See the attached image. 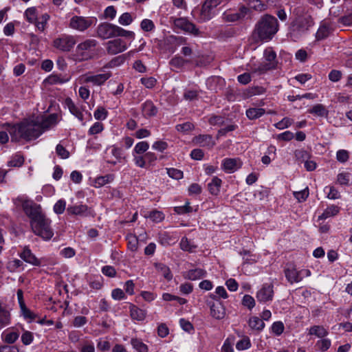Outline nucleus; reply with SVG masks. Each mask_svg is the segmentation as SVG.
I'll return each mask as SVG.
<instances>
[{
  "label": "nucleus",
  "instance_id": "393cba45",
  "mask_svg": "<svg viewBox=\"0 0 352 352\" xmlns=\"http://www.w3.org/2000/svg\"><path fill=\"white\" fill-rule=\"evenodd\" d=\"M10 322V314L6 307L0 304V330Z\"/></svg>",
  "mask_w": 352,
  "mask_h": 352
},
{
  "label": "nucleus",
  "instance_id": "4c0bfd02",
  "mask_svg": "<svg viewBox=\"0 0 352 352\" xmlns=\"http://www.w3.org/2000/svg\"><path fill=\"white\" fill-rule=\"evenodd\" d=\"M25 16L30 23H34L37 20V12L35 8H28L25 12Z\"/></svg>",
  "mask_w": 352,
  "mask_h": 352
},
{
  "label": "nucleus",
  "instance_id": "cd10ccee",
  "mask_svg": "<svg viewBox=\"0 0 352 352\" xmlns=\"http://www.w3.org/2000/svg\"><path fill=\"white\" fill-rule=\"evenodd\" d=\"M6 267L10 272H15L19 270H23L24 269V265L23 261L19 259L15 258L8 262Z\"/></svg>",
  "mask_w": 352,
  "mask_h": 352
},
{
  "label": "nucleus",
  "instance_id": "8fccbe9b",
  "mask_svg": "<svg viewBox=\"0 0 352 352\" xmlns=\"http://www.w3.org/2000/svg\"><path fill=\"white\" fill-rule=\"evenodd\" d=\"M251 346L250 340L248 337H245L243 339L237 342L236 347L238 350L248 349Z\"/></svg>",
  "mask_w": 352,
  "mask_h": 352
},
{
  "label": "nucleus",
  "instance_id": "c756f323",
  "mask_svg": "<svg viewBox=\"0 0 352 352\" xmlns=\"http://www.w3.org/2000/svg\"><path fill=\"white\" fill-rule=\"evenodd\" d=\"M130 314L133 320H143L146 316L144 310L133 305L130 306Z\"/></svg>",
  "mask_w": 352,
  "mask_h": 352
},
{
  "label": "nucleus",
  "instance_id": "72a5a7b5",
  "mask_svg": "<svg viewBox=\"0 0 352 352\" xmlns=\"http://www.w3.org/2000/svg\"><path fill=\"white\" fill-rule=\"evenodd\" d=\"M24 157L21 154H16L12 156L8 162V166L12 167H20L23 164Z\"/></svg>",
  "mask_w": 352,
  "mask_h": 352
},
{
  "label": "nucleus",
  "instance_id": "864d4df0",
  "mask_svg": "<svg viewBox=\"0 0 352 352\" xmlns=\"http://www.w3.org/2000/svg\"><path fill=\"white\" fill-rule=\"evenodd\" d=\"M242 304L249 309H252L255 306V300L250 295L246 294L242 299Z\"/></svg>",
  "mask_w": 352,
  "mask_h": 352
},
{
  "label": "nucleus",
  "instance_id": "9b49d317",
  "mask_svg": "<svg viewBox=\"0 0 352 352\" xmlns=\"http://www.w3.org/2000/svg\"><path fill=\"white\" fill-rule=\"evenodd\" d=\"M106 49L108 54L114 55L125 51L127 49V44L124 40L116 38L108 41Z\"/></svg>",
  "mask_w": 352,
  "mask_h": 352
},
{
  "label": "nucleus",
  "instance_id": "e2e57ef3",
  "mask_svg": "<svg viewBox=\"0 0 352 352\" xmlns=\"http://www.w3.org/2000/svg\"><path fill=\"white\" fill-rule=\"evenodd\" d=\"M272 331L277 336H280L284 331V324L282 322H275L272 326Z\"/></svg>",
  "mask_w": 352,
  "mask_h": 352
},
{
  "label": "nucleus",
  "instance_id": "aec40b11",
  "mask_svg": "<svg viewBox=\"0 0 352 352\" xmlns=\"http://www.w3.org/2000/svg\"><path fill=\"white\" fill-rule=\"evenodd\" d=\"M88 206L85 204L69 206L67 212L71 215L87 216Z\"/></svg>",
  "mask_w": 352,
  "mask_h": 352
},
{
  "label": "nucleus",
  "instance_id": "423d86ee",
  "mask_svg": "<svg viewBox=\"0 0 352 352\" xmlns=\"http://www.w3.org/2000/svg\"><path fill=\"white\" fill-rule=\"evenodd\" d=\"M19 200L21 201L23 209L25 213L31 219V221H36L45 216L42 213L41 208L39 205L34 203L32 201L23 198H19Z\"/></svg>",
  "mask_w": 352,
  "mask_h": 352
},
{
  "label": "nucleus",
  "instance_id": "f8f14e48",
  "mask_svg": "<svg viewBox=\"0 0 352 352\" xmlns=\"http://www.w3.org/2000/svg\"><path fill=\"white\" fill-rule=\"evenodd\" d=\"M116 25L108 23H102L97 28V36L102 39H107L116 36Z\"/></svg>",
  "mask_w": 352,
  "mask_h": 352
},
{
  "label": "nucleus",
  "instance_id": "052dcab7",
  "mask_svg": "<svg viewBox=\"0 0 352 352\" xmlns=\"http://www.w3.org/2000/svg\"><path fill=\"white\" fill-rule=\"evenodd\" d=\"M33 334L32 332L25 331L21 336V341L23 344L29 345L33 341Z\"/></svg>",
  "mask_w": 352,
  "mask_h": 352
},
{
  "label": "nucleus",
  "instance_id": "c03bdc74",
  "mask_svg": "<svg viewBox=\"0 0 352 352\" xmlns=\"http://www.w3.org/2000/svg\"><path fill=\"white\" fill-rule=\"evenodd\" d=\"M21 312L23 316L26 319H30V320H33L36 318V315L31 311L25 305H22L20 307Z\"/></svg>",
  "mask_w": 352,
  "mask_h": 352
},
{
  "label": "nucleus",
  "instance_id": "13d9d810",
  "mask_svg": "<svg viewBox=\"0 0 352 352\" xmlns=\"http://www.w3.org/2000/svg\"><path fill=\"white\" fill-rule=\"evenodd\" d=\"M292 123H293L292 120H291L290 118H289L287 117H285L282 120H280V122L275 124V126H276V128L282 130L285 128H287Z\"/></svg>",
  "mask_w": 352,
  "mask_h": 352
},
{
  "label": "nucleus",
  "instance_id": "6e6552de",
  "mask_svg": "<svg viewBox=\"0 0 352 352\" xmlns=\"http://www.w3.org/2000/svg\"><path fill=\"white\" fill-rule=\"evenodd\" d=\"M264 58L265 61L261 63L258 67L255 69V72L263 74L268 70L276 68L278 63L276 60V54L272 48L268 47L264 51Z\"/></svg>",
  "mask_w": 352,
  "mask_h": 352
},
{
  "label": "nucleus",
  "instance_id": "5fc2aeb1",
  "mask_svg": "<svg viewBox=\"0 0 352 352\" xmlns=\"http://www.w3.org/2000/svg\"><path fill=\"white\" fill-rule=\"evenodd\" d=\"M66 208V202L63 199L58 200L54 206V211L58 214H60L64 212Z\"/></svg>",
  "mask_w": 352,
  "mask_h": 352
},
{
  "label": "nucleus",
  "instance_id": "a19ab883",
  "mask_svg": "<svg viewBox=\"0 0 352 352\" xmlns=\"http://www.w3.org/2000/svg\"><path fill=\"white\" fill-rule=\"evenodd\" d=\"M131 344L138 352H148L147 346L138 339H132Z\"/></svg>",
  "mask_w": 352,
  "mask_h": 352
},
{
  "label": "nucleus",
  "instance_id": "39448f33",
  "mask_svg": "<svg viewBox=\"0 0 352 352\" xmlns=\"http://www.w3.org/2000/svg\"><path fill=\"white\" fill-rule=\"evenodd\" d=\"M98 42L95 39L89 38L79 43L76 49L77 55L80 60H86L94 57V49Z\"/></svg>",
  "mask_w": 352,
  "mask_h": 352
},
{
  "label": "nucleus",
  "instance_id": "bf43d9fd",
  "mask_svg": "<svg viewBox=\"0 0 352 352\" xmlns=\"http://www.w3.org/2000/svg\"><path fill=\"white\" fill-rule=\"evenodd\" d=\"M193 128H194V125L191 122H185L183 124H177L176 126V129L178 131L183 132V133L190 131L192 130Z\"/></svg>",
  "mask_w": 352,
  "mask_h": 352
},
{
  "label": "nucleus",
  "instance_id": "412c9836",
  "mask_svg": "<svg viewBox=\"0 0 352 352\" xmlns=\"http://www.w3.org/2000/svg\"><path fill=\"white\" fill-rule=\"evenodd\" d=\"M65 104L68 108L69 112L76 117L79 120L83 121V114L80 107L74 104L70 98H67L65 100Z\"/></svg>",
  "mask_w": 352,
  "mask_h": 352
},
{
  "label": "nucleus",
  "instance_id": "680f3d73",
  "mask_svg": "<svg viewBox=\"0 0 352 352\" xmlns=\"http://www.w3.org/2000/svg\"><path fill=\"white\" fill-rule=\"evenodd\" d=\"M96 120H104L107 116V111L103 107H98L94 113Z\"/></svg>",
  "mask_w": 352,
  "mask_h": 352
},
{
  "label": "nucleus",
  "instance_id": "79ce46f5",
  "mask_svg": "<svg viewBox=\"0 0 352 352\" xmlns=\"http://www.w3.org/2000/svg\"><path fill=\"white\" fill-rule=\"evenodd\" d=\"M187 63H189V60L179 56H175L170 60V64L176 68H182Z\"/></svg>",
  "mask_w": 352,
  "mask_h": 352
},
{
  "label": "nucleus",
  "instance_id": "2f4dec72",
  "mask_svg": "<svg viewBox=\"0 0 352 352\" xmlns=\"http://www.w3.org/2000/svg\"><path fill=\"white\" fill-rule=\"evenodd\" d=\"M265 113V110L262 108H250L246 111V116L250 120H254L260 118Z\"/></svg>",
  "mask_w": 352,
  "mask_h": 352
},
{
  "label": "nucleus",
  "instance_id": "bb28decb",
  "mask_svg": "<svg viewBox=\"0 0 352 352\" xmlns=\"http://www.w3.org/2000/svg\"><path fill=\"white\" fill-rule=\"evenodd\" d=\"M221 179L217 177L212 178L211 182L208 184V190L212 195H217L220 191Z\"/></svg>",
  "mask_w": 352,
  "mask_h": 352
},
{
  "label": "nucleus",
  "instance_id": "9d476101",
  "mask_svg": "<svg viewBox=\"0 0 352 352\" xmlns=\"http://www.w3.org/2000/svg\"><path fill=\"white\" fill-rule=\"evenodd\" d=\"M111 73L110 72H104L99 74H92L91 72H88L85 74L82 75L80 77V80L84 83H92L94 86L102 85L110 77Z\"/></svg>",
  "mask_w": 352,
  "mask_h": 352
},
{
  "label": "nucleus",
  "instance_id": "6e6d98bb",
  "mask_svg": "<svg viewBox=\"0 0 352 352\" xmlns=\"http://www.w3.org/2000/svg\"><path fill=\"white\" fill-rule=\"evenodd\" d=\"M167 173L173 179H180L183 177V172L176 168H167Z\"/></svg>",
  "mask_w": 352,
  "mask_h": 352
},
{
  "label": "nucleus",
  "instance_id": "0e129e2a",
  "mask_svg": "<svg viewBox=\"0 0 352 352\" xmlns=\"http://www.w3.org/2000/svg\"><path fill=\"white\" fill-rule=\"evenodd\" d=\"M294 155L296 160L301 162H305V161L307 160L308 158L307 152L303 149L296 150L294 153Z\"/></svg>",
  "mask_w": 352,
  "mask_h": 352
},
{
  "label": "nucleus",
  "instance_id": "37998d69",
  "mask_svg": "<svg viewBox=\"0 0 352 352\" xmlns=\"http://www.w3.org/2000/svg\"><path fill=\"white\" fill-rule=\"evenodd\" d=\"M116 36H123L126 38H133L135 34L132 31L125 30L123 28L116 25Z\"/></svg>",
  "mask_w": 352,
  "mask_h": 352
},
{
  "label": "nucleus",
  "instance_id": "f3484780",
  "mask_svg": "<svg viewBox=\"0 0 352 352\" xmlns=\"http://www.w3.org/2000/svg\"><path fill=\"white\" fill-rule=\"evenodd\" d=\"M333 31L331 23L327 21H322L316 32V38L317 40H322L328 37Z\"/></svg>",
  "mask_w": 352,
  "mask_h": 352
},
{
  "label": "nucleus",
  "instance_id": "49530a36",
  "mask_svg": "<svg viewBox=\"0 0 352 352\" xmlns=\"http://www.w3.org/2000/svg\"><path fill=\"white\" fill-rule=\"evenodd\" d=\"M351 174L349 173H341L338 175L337 180L340 185H349Z\"/></svg>",
  "mask_w": 352,
  "mask_h": 352
},
{
  "label": "nucleus",
  "instance_id": "b1692460",
  "mask_svg": "<svg viewBox=\"0 0 352 352\" xmlns=\"http://www.w3.org/2000/svg\"><path fill=\"white\" fill-rule=\"evenodd\" d=\"M248 325L252 330L261 332L265 327V323L257 316H252L249 318Z\"/></svg>",
  "mask_w": 352,
  "mask_h": 352
},
{
  "label": "nucleus",
  "instance_id": "4d7b16f0",
  "mask_svg": "<svg viewBox=\"0 0 352 352\" xmlns=\"http://www.w3.org/2000/svg\"><path fill=\"white\" fill-rule=\"evenodd\" d=\"M174 210L179 214H183L191 212L192 208L190 206V203L187 201L184 206L175 207Z\"/></svg>",
  "mask_w": 352,
  "mask_h": 352
},
{
  "label": "nucleus",
  "instance_id": "a878e982",
  "mask_svg": "<svg viewBox=\"0 0 352 352\" xmlns=\"http://www.w3.org/2000/svg\"><path fill=\"white\" fill-rule=\"evenodd\" d=\"M308 112L320 117L327 116L329 113L328 110H327L325 107L322 104L314 105L311 109L308 110Z\"/></svg>",
  "mask_w": 352,
  "mask_h": 352
},
{
  "label": "nucleus",
  "instance_id": "3c124183",
  "mask_svg": "<svg viewBox=\"0 0 352 352\" xmlns=\"http://www.w3.org/2000/svg\"><path fill=\"white\" fill-rule=\"evenodd\" d=\"M133 21V18L130 13L125 12L123 13L118 19V22L120 25H130Z\"/></svg>",
  "mask_w": 352,
  "mask_h": 352
},
{
  "label": "nucleus",
  "instance_id": "4be33fe9",
  "mask_svg": "<svg viewBox=\"0 0 352 352\" xmlns=\"http://www.w3.org/2000/svg\"><path fill=\"white\" fill-rule=\"evenodd\" d=\"M206 272L201 268L190 270L184 273L183 276L186 279L195 280L206 276Z\"/></svg>",
  "mask_w": 352,
  "mask_h": 352
},
{
  "label": "nucleus",
  "instance_id": "ddd939ff",
  "mask_svg": "<svg viewBox=\"0 0 352 352\" xmlns=\"http://www.w3.org/2000/svg\"><path fill=\"white\" fill-rule=\"evenodd\" d=\"M174 24L176 28L188 32L194 36H198L200 34L199 29L195 26V25L186 19H177L175 20Z\"/></svg>",
  "mask_w": 352,
  "mask_h": 352
},
{
  "label": "nucleus",
  "instance_id": "e433bc0d",
  "mask_svg": "<svg viewBox=\"0 0 352 352\" xmlns=\"http://www.w3.org/2000/svg\"><path fill=\"white\" fill-rule=\"evenodd\" d=\"M247 5L249 8L258 11H262L265 8V5L260 0H247Z\"/></svg>",
  "mask_w": 352,
  "mask_h": 352
},
{
  "label": "nucleus",
  "instance_id": "473e14b6",
  "mask_svg": "<svg viewBox=\"0 0 352 352\" xmlns=\"http://www.w3.org/2000/svg\"><path fill=\"white\" fill-rule=\"evenodd\" d=\"M340 208L337 206H331L328 207L324 212L320 216V219H327L329 217L336 215L339 212Z\"/></svg>",
  "mask_w": 352,
  "mask_h": 352
},
{
  "label": "nucleus",
  "instance_id": "7c9ffc66",
  "mask_svg": "<svg viewBox=\"0 0 352 352\" xmlns=\"http://www.w3.org/2000/svg\"><path fill=\"white\" fill-rule=\"evenodd\" d=\"M328 333V331L323 326L314 325L309 329V334L314 335L318 338H324Z\"/></svg>",
  "mask_w": 352,
  "mask_h": 352
},
{
  "label": "nucleus",
  "instance_id": "6ab92c4d",
  "mask_svg": "<svg viewBox=\"0 0 352 352\" xmlns=\"http://www.w3.org/2000/svg\"><path fill=\"white\" fill-rule=\"evenodd\" d=\"M210 314L214 318L221 320L225 317L226 310L221 302L217 300L216 302L210 304Z\"/></svg>",
  "mask_w": 352,
  "mask_h": 352
},
{
  "label": "nucleus",
  "instance_id": "2eb2a0df",
  "mask_svg": "<svg viewBox=\"0 0 352 352\" xmlns=\"http://www.w3.org/2000/svg\"><path fill=\"white\" fill-rule=\"evenodd\" d=\"M274 296L273 285L265 283L256 293V298L259 302H265L272 300Z\"/></svg>",
  "mask_w": 352,
  "mask_h": 352
},
{
  "label": "nucleus",
  "instance_id": "f257e3e1",
  "mask_svg": "<svg viewBox=\"0 0 352 352\" xmlns=\"http://www.w3.org/2000/svg\"><path fill=\"white\" fill-rule=\"evenodd\" d=\"M57 116L52 114L41 123L34 120H25L20 124L9 125L7 130L12 142H18L21 139L30 141L38 138L44 131L50 129L56 122Z\"/></svg>",
  "mask_w": 352,
  "mask_h": 352
},
{
  "label": "nucleus",
  "instance_id": "c85d7f7f",
  "mask_svg": "<svg viewBox=\"0 0 352 352\" xmlns=\"http://www.w3.org/2000/svg\"><path fill=\"white\" fill-rule=\"evenodd\" d=\"M155 267L157 272L161 273L167 280H170L173 278V274L167 265L163 263H155Z\"/></svg>",
  "mask_w": 352,
  "mask_h": 352
},
{
  "label": "nucleus",
  "instance_id": "7ed1b4c3",
  "mask_svg": "<svg viewBox=\"0 0 352 352\" xmlns=\"http://www.w3.org/2000/svg\"><path fill=\"white\" fill-rule=\"evenodd\" d=\"M313 25L314 20L311 15L297 16L291 23L289 34L294 40H296L305 34Z\"/></svg>",
  "mask_w": 352,
  "mask_h": 352
},
{
  "label": "nucleus",
  "instance_id": "de8ad7c7",
  "mask_svg": "<svg viewBox=\"0 0 352 352\" xmlns=\"http://www.w3.org/2000/svg\"><path fill=\"white\" fill-rule=\"evenodd\" d=\"M309 194V189L307 187L302 190L294 192V196L299 202L305 201L308 197Z\"/></svg>",
  "mask_w": 352,
  "mask_h": 352
},
{
  "label": "nucleus",
  "instance_id": "0eeeda50",
  "mask_svg": "<svg viewBox=\"0 0 352 352\" xmlns=\"http://www.w3.org/2000/svg\"><path fill=\"white\" fill-rule=\"evenodd\" d=\"M94 19L91 17L74 15L68 22V27L74 30L85 32L93 25Z\"/></svg>",
  "mask_w": 352,
  "mask_h": 352
},
{
  "label": "nucleus",
  "instance_id": "09e8293b",
  "mask_svg": "<svg viewBox=\"0 0 352 352\" xmlns=\"http://www.w3.org/2000/svg\"><path fill=\"white\" fill-rule=\"evenodd\" d=\"M147 217L150 218L153 221L158 223L164 219V215L160 211L153 210L149 213Z\"/></svg>",
  "mask_w": 352,
  "mask_h": 352
},
{
  "label": "nucleus",
  "instance_id": "a18cd8bd",
  "mask_svg": "<svg viewBox=\"0 0 352 352\" xmlns=\"http://www.w3.org/2000/svg\"><path fill=\"white\" fill-rule=\"evenodd\" d=\"M149 148V144L147 142H140L138 143L134 148V153L136 154H142L145 153Z\"/></svg>",
  "mask_w": 352,
  "mask_h": 352
},
{
  "label": "nucleus",
  "instance_id": "1a4fd4ad",
  "mask_svg": "<svg viewBox=\"0 0 352 352\" xmlns=\"http://www.w3.org/2000/svg\"><path fill=\"white\" fill-rule=\"evenodd\" d=\"M76 43L74 36L63 34L53 41V46L63 52H70Z\"/></svg>",
  "mask_w": 352,
  "mask_h": 352
},
{
  "label": "nucleus",
  "instance_id": "58836bf2",
  "mask_svg": "<svg viewBox=\"0 0 352 352\" xmlns=\"http://www.w3.org/2000/svg\"><path fill=\"white\" fill-rule=\"evenodd\" d=\"M50 19V16L47 14H43L41 17L38 19L37 18V20L35 23L36 27L41 31H43L45 28V25L47 22V21Z\"/></svg>",
  "mask_w": 352,
  "mask_h": 352
},
{
  "label": "nucleus",
  "instance_id": "f03ea898",
  "mask_svg": "<svg viewBox=\"0 0 352 352\" xmlns=\"http://www.w3.org/2000/svg\"><path fill=\"white\" fill-rule=\"evenodd\" d=\"M278 30L277 19L274 16L266 14L257 23L254 32L261 41H270Z\"/></svg>",
  "mask_w": 352,
  "mask_h": 352
},
{
  "label": "nucleus",
  "instance_id": "5701e85b",
  "mask_svg": "<svg viewBox=\"0 0 352 352\" xmlns=\"http://www.w3.org/2000/svg\"><path fill=\"white\" fill-rule=\"evenodd\" d=\"M142 111L144 117H151L156 115L157 109L151 101L147 100L142 104Z\"/></svg>",
  "mask_w": 352,
  "mask_h": 352
},
{
  "label": "nucleus",
  "instance_id": "a211bd4d",
  "mask_svg": "<svg viewBox=\"0 0 352 352\" xmlns=\"http://www.w3.org/2000/svg\"><path fill=\"white\" fill-rule=\"evenodd\" d=\"M223 168L228 173H233L241 166V162L239 158H226L223 160Z\"/></svg>",
  "mask_w": 352,
  "mask_h": 352
},
{
  "label": "nucleus",
  "instance_id": "603ef678",
  "mask_svg": "<svg viewBox=\"0 0 352 352\" xmlns=\"http://www.w3.org/2000/svg\"><path fill=\"white\" fill-rule=\"evenodd\" d=\"M141 28L145 32H151L154 30L155 24L150 19H144L140 23Z\"/></svg>",
  "mask_w": 352,
  "mask_h": 352
},
{
  "label": "nucleus",
  "instance_id": "20e7f679",
  "mask_svg": "<svg viewBox=\"0 0 352 352\" xmlns=\"http://www.w3.org/2000/svg\"><path fill=\"white\" fill-rule=\"evenodd\" d=\"M51 221L43 216L36 221H30L33 232L41 236L44 240H50L54 235V232L50 227Z\"/></svg>",
  "mask_w": 352,
  "mask_h": 352
},
{
  "label": "nucleus",
  "instance_id": "774afa93",
  "mask_svg": "<svg viewBox=\"0 0 352 352\" xmlns=\"http://www.w3.org/2000/svg\"><path fill=\"white\" fill-rule=\"evenodd\" d=\"M141 82L148 89L153 88L156 84V80L153 77L142 78H141Z\"/></svg>",
  "mask_w": 352,
  "mask_h": 352
},
{
  "label": "nucleus",
  "instance_id": "c9c22d12",
  "mask_svg": "<svg viewBox=\"0 0 352 352\" xmlns=\"http://www.w3.org/2000/svg\"><path fill=\"white\" fill-rule=\"evenodd\" d=\"M197 142L201 146H212L214 143L212 140V136L210 135H200L196 138Z\"/></svg>",
  "mask_w": 352,
  "mask_h": 352
},
{
  "label": "nucleus",
  "instance_id": "dca6fc26",
  "mask_svg": "<svg viewBox=\"0 0 352 352\" xmlns=\"http://www.w3.org/2000/svg\"><path fill=\"white\" fill-rule=\"evenodd\" d=\"M19 256L25 262L32 265L40 266L41 265V259L37 258L28 246L23 248V251L19 254Z\"/></svg>",
  "mask_w": 352,
  "mask_h": 352
},
{
  "label": "nucleus",
  "instance_id": "69168bd1",
  "mask_svg": "<svg viewBox=\"0 0 352 352\" xmlns=\"http://www.w3.org/2000/svg\"><path fill=\"white\" fill-rule=\"evenodd\" d=\"M342 72L339 70H331L329 74V79L332 82H338L342 78Z\"/></svg>",
  "mask_w": 352,
  "mask_h": 352
},
{
  "label": "nucleus",
  "instance_id": "ea45409f",
  "mask_svg": "<svg viewBox=\"0 0 352 352\" xmlns=\"http://www.w3.org/2000/svg\"><path fill=\"white\" fill-rule=\"evenodd\" d=\"M128 241V248L132 252H135L138 248V239L132 234L128 235L126 237Z\"/></svg>",
  "mask_w": 352,
  "mask_h": 352
},
{
  "label": "nucleus",
  "instance_id": "4468645a",
  "mask_svg": "<svg viewBox=\"0 0 352 352\" xmlns=\"http://www.w3.org/2000/svg\"><path fill=\"white\" fill-rule=\"evenodd\" d=\"M285 275L289 283L293 284L294 283H299L302 280V276H300V270H298L296 266L292 263L287 264L284 270Z\"/></svg>",
  "mask_w": 352,
  "mask_h": 352
},
{
  "label": "nucleus",
  "instance_id": "338daca9",
  "mask_svg": "<svg viewBox=\"0 0 352 352\" xmlns=\"http://www.w3.org/2000/svg\"><path fill=\"white\" fill-rule=\"evenodd\" d=\"M337 160L340 162H346L349 159V153L346 150H339L336 153Z\"/></svg>",
  "mask_w": 352,
  "mask_h": 352
},
{
  "label": "nucleus",
  "instance_id": "f704fd0d",
  "mask_svg": "<svg viewBox=\"0 0 352 352\" xmlns=\"http://www.w3.org/2000/svg\"><path fill=\"white\" fill-rule=\"evenodd\" d=\"M3 336L6 342L12 344L19 338V334L16 331H6L3 333Z\"/></svg>",
  "mask_w": 352,
  "mask_h": 352
}]
</instances>
